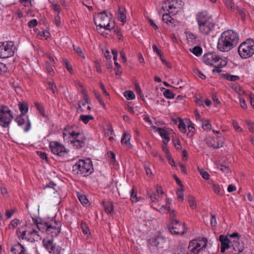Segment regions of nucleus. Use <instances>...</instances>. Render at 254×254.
<instances>
[{
  "label": "nucleus",
  "mask_w": 254,
  "mask_h": 254,
  "mask_svg": "<svg viewBox=\"0 0 254 254\" xmlns=\"http://www.w3.org/2000/svg\"><path fill=\"white\" fill-rule=\"evenodd\" d=\"M135 89L136 92L138 94V95H139L140 98L142 100H143L144 102H145L143 94L142 93L141 90V89H140V88L139 87V84L138 83H135Z\"/></svg>",
  "instance_id": "44"
},
{
  "label": "nucleus",
  "mask_w": 254,
  "mask_h": 254,
  "mask_svg": "<svg viewBox=\"0 0 254 254\" xmlns=\"http://www.w3.org/2000/svg\"><path fill=\"white\" fill-rule=\"evenodd\" d=\"M21 247V244L19 243L16 245L15 246V247H12L11 249V252L13 253V254H17V253L19 252V249Z\"/></svg>",
  "instance_id": "53"
},
{
  "label": "nucleus",
  "mask_w": 254,
  "mask_h": 254,
  "mask_svg": "<svg viewBox=\"0 0 254 254\" xmlns=\"http://www.w3.org/2000/svg\"><path fill=\"white\" fill-rule=\"evenodd\" d=\"M108 157L110 158L113 162L116 161V155L112 151H109L107 153Z\"/></svg>",
  "instance_id": "62"
},
{
  "label": "nucleus",
  "mask_w": 254,
  "mask_h": 254,
  "mask_svg": "<svg viewBox=\"0 0 254 254\" xmlns=\"http://www.w3.org/2000/svg\"><path fill=\"white\" fill-rule=\"evenodd\" d=\"M102 203L106 213H111L113 210V203L112 201H102Z\"/></svg>",
  "instance_id": "25"
},
{
  "label": "nucleus",
  "mask_w": 254,
  "mask_h": 254,
  "mask_svg": "<svg viewBox=\"0 0 254 254\" xmlns=\"http://www.w3.org/2000/svg\"><path fill=\"white\" fill-rule=\"evenodd\" d=\"M33 221L37 225L38 229L40 231L46 233V228L48 227L49 221L43 222L40 218L33 219Z\"/></svg>",
  "instance_id": "19"
},
{
  "label": "nucleus",
  "mask_w": 254,
  "mask_h": 254,
  "mask_svg": "<svg viewBox=\"0 0 254 254\" xmlns=\"http://www.w3.org/2000/svg\"><path fill=\"white\" fill-rule=\"evenodd\" d=\"M222 76L225 79L231 81H236L240 79V77L237 75H231L229 73L223 74Z\"/></svg>",
  "instance_id": "29"
},
{
  "label": "nucleus",
  "mask_w": 254,
  "mask_h": 254,
  "mask_svg": "<svg viewBox=\"0 0 254 254\" xmlns=\"http://www.w3.org/2000/svg\"><path fill=\"white\" fill-rule=\"evenodd\" d=\"M85 137H80V139H72L71 142L73 144L74 146H75L76 148L80 149L85 146Z\"/></svg>",
  "instance_id": "21"
},
{
  "label": "nucleus",
  "mask_w": 254,
  "mask_h": 254,
  "mask_svg": "<svg viewBox=\"0 0 254 254\" xmlns=\"http://www.w3.org/2000/svg\"><path fill=\"white\" fill-rule=\"evenodd\" d=\"M227 64V62L225 60L220 61L217 64L213 66V67H216V72L220 73L222 71L221 68L225 66Z\"/></svg>",
  "instance_id": "30"
},
{
  "label": "nucleus",
  "mask_w": 254,
  "mask_h": 254,
  "mask_svg": "<svg viewBox=\"0 0 254 254\" xmlns=\"http://www.w3.org/2000/svg\"><path fill=\"white\" fill-rule=\"evenodd\" d=\"M181 226V224L179 223V221L177 220H172V222L168 226V229L170 232L172 234H180L183 235L186 233L185 231L183 230V231L180 230V227Z\"/></svg>",
  "instance_id": "11"
},
{
  "label": "nucleus",
  "mask_w": 254,
  "mask_h": 254,
  "mask_svg": "<svg viewBox=\"0 0 254 254\" xmlns=\"http://www.w3.org/2000/svg\"><path fill=\"white\" fill-rule=\"evenodd\" d=\"M164 96L167 99H173L175 97L174 93L169 89H165L163 92Z\"/></svg>",
  "instance_id": "40"
},
{
  "label": "nucleus",
  "mask_w": 254,
  "mask_h": 254,
  "mask_svg": "<svg viewBox=\"0 0 254 254\" xmlns=\"http://www.w3.org/2000/svg\"><path fill=\"white\" fill-rule=\"evenodd\" d=\"M93 119V116L91 115H81L79 117V121H81L84 124H87L90 120H92Z\"/></svg>",
  "instance_id": "28"
},
{
  "label": "nucleus",
  "mask_w": 254,
  "mask_h": 254,
  "mask_svg": "<svg viewBox=\"0 0 254 254\" xmlns=\"http://www.w3.org/2000/svg\"><path fill=\"white\" fill-rule=\"evenodd\" d=\"M151 244L158 249H162L166 246V240L161 236H157L152 239Z\"/></svg>",
  "instance_id": "14"
},
{
  "label": "nucleus",
  "mask_w": 254,
  "mask_h": 254,
  "mask_svg": "<svg viewBox=\"0 0 254 254\" xmlns=\"http://www.w3.org/2000/svg\"><path fill=\"white\" fill-rule=\"evenodd\" d=\"M217 168L222 172L225 173L226 174H229L230 172V168L228 166L221 164L218 166Z\"/></svg>",
  "instance_id": "45"
},
{
  "label": "nucleus",
  "mask_w": 254,
  "mask_h": 254,
  "mask_svg": "<svg viewBox=\"0 0 254 254\" xmlns=\"http://www.w3.org/2000/svg\"><path fill=\"white\" fill-rule=\"evenodd\" d=\"M78 198L83 205H86L88 203V200L85 195L78 194Z\"/></svg>",
  "instance_id": "41"
},
{
  "label": "nucleus",
  "mask_w": 254,
  "mask_h": 254,
  "mask_svg": "<svg viewBox=\"0 0 254 254\" xmlns=\"http://www.w3.org/2000/svg\"><path fill=\"white\" fill-rule=\"evenodd\" d=\"M118 18L120 21L125 23L127 20L126 9L125 7H120L118 9Z\"/></svg>",
  "instance_id": "22"
},
{
  "label": "nucleus",
  "mask_w": 254,
  "mask_h": 254,
  "mask_svg": "<svg viewBox=\"0 0 254 254\" xmlns=\"http://www.w3.org/2000/svg\"><path fill=\"white\" fill-rule=\"evenodd\" d=\"M189 132L187 133V136L190 137L193 136L195 128L191 125L188 126Z\"/></svg>",
  "instance_id": "54"
},
{
  "label": "nucleus",
  "mask_w": 254,
  "mask_h": 254,
  "mask_svg": "<svg viewBox=\"0 0 254 254\" xmlns=\"http://www.w3.org/2000/svg\"><path fill=\"white\" fill-rule=\"evenodd\" d=\"M7 67L3 63L0 62V73H4L7 70Z\"/></svg>",
  "instance_id": "64"
},
{
  "label": "nucleus",
  "mask_w": 254,
  "mask_h": 254,
  "mask_svg": "<svg viewBox=\"0 0 254 254\" xmlns=\"http://www.w3.org/2000/svg\"><path fill=\"white\" fill-rule=\"evenodd\" d=\"M236 10L239 13V15L243 21H245L246 19V16L247 14V10L245 8H240L238 6H236Z\"/></svg>",
  "instance_id": "31"
},
{
  "label": "nucleus",
  "mask_w": 254,
  "mask_h": 254,
  "mask_svg": "<svg viewBox=\"0 0 254 254\" xmlns=\"http://www.w3.org/2000/svg\"><path fill=\"white\" fill-rule=\"evenodd\" d=\"M73 50L79 56L81 57L82 59L85 58L81 49L79 47L73 45Z\"/></svg>",
  "instance_id": "42"
},
{
  "label": "nucleus",
  "mask_w": 254,
  "mask_h": 254,
  "mask_svg": "<svg viewBox=\"0 0 254 254\" xmlns=\"http://www.w3.org/2000/svg\"><path fill=\"white\" fill-rule=\"evenodd\" d=\"M49 147L51 152L59 156H63L67 153L64 146L57 141L51 142Z\"/></svg>",
  "instance_id": "8"
},
{
  "label": "nucleus",
  "mask_w": 254,
  "mask_h": 254,
  "mask_svg": "<svg viewBox=\"0 0 254 254\" xmlns=\"http://www.w3.org/2000/svg\"><path fill=\"white\" fill-rule=\"evenodd\" d=\"M193 72L201 79H204L206 78L205 75L202 73L198 68H194L193 69Z\"/></svg>",
  "instance_id": "49"
},
{
  "label": "nucleus",
  "mask_w": 254,
  "mask_h": 254,
  "mask_svg": "<svg viewBox=\"0 0 254 254\" xmlns=\"http://www.w3.org/2000/svg\"><path fill=\"white\" fill-rule=\"evenodd\" d=\"M43 242L44 247L50 253L52 254H60L61 248L53 243V239L49 240L47 241L44 240Z\"/></svg>",
  "instance_id": "10"
},
{
  "label": "nucleus",
  "mask_w": 254,
  "mask_h": 254,
  "mask_svg": "<svg viewBox=\"0 0 254 254\" xmlns=\"http://www.w3.org/2000/svg\"><path fill=\"white\" fill-rule=\"evenodd\" d=\"M197 240V243L200 245L199 248H201V251H203V249L205 248L207 246V240L205 238H199Z\"/></svg>",
  "instance_id": "33"
},
{
  "label": "nucleus",
  "mask_w": 254,
  "mask_h": 254,
  "mask_svg": "<svg viewBox=\"0 0 254 254\" xmlns=\"http://www.w3.org/2000/svg\"><path fill=\"white\" fill-rule=\"evenodd\" d=\"M198 170L200 174L203 179L205 180H208L209 179V175L208 173V172L204 171L202 169H200L199 167H198Z\"/></svg>",
  "instance_id": "46"
},
{
  "label": "nucleus",
  "mask_w": 254,
  "mask_h": 254,
  "mask_svg": "<svg viewBox=\"0 0 254 254\" xmlns=\"http://www.w3.org/2000/svg\"><path fill=\"white\" fill-rule=\"evenodd\" d=\"M92 161L90 159L80 160L72 166V171L74 174L87 177L93 172Z\"/></svg>",
  "instance_id": "2"
},
{
  "label": "nucleus",
  "mask_w": 254,
  "mask_h": 254,
  "mask_svg": "<svg viewBox=\"0 0 254 254\" xmlns=\"http://www.w3.org/2000/svg\"><path fill=\"white\" fill-rule=\"evenodd\" d=\"M215 26V23L214 22L208 23L206 24H199V30L203 34L208 35L212 31Z\"/></svg>",
  "instance_id": "15"
},
{
  "label": "nucleus",
  "mask_w": 254,
  "mask_h": 254,
  "mask_svg": "<svg viewBox=\"0 0 254 254\" xmlns=\"http://www.w3.org/2000/svg\"><path fill=\"white\" fill-rule=\"evenodd\" d=\"M19 109L21 112V115L24 116L28 111V105L26 103L19 102L18 104Z\"/></svg>",
  "instance_id": "26"
},
{
  "label": "nucleus",
  "mask_w": 254,
  "mask_h": 254,
  "mask_svg": "<svg viewBox=\"0 0 254 254\" xmlns=\"http://www.w3.org/2000/svg\"><path fill=\"white\" fill-rule=\"evenodd\" d=\"M238 34L232 30L223 32L218 39L217 48L221 52H228L238 43Z\"/></svg>",
  "instance_id": "1"
},
{
  "label": "nucleus",
  "mask_w": 254,
  "mask_h": 254,
  "mask_svg": "<svg viewBox=\"0 0 254 254\" xmlns=\"http://www.w3.org/2000/svg\"><path fill=\"white\" fill-rule=\"evenodd\" d=\"M35 106L39 111V113L43 116H45L44 109L41 104L38 102L35 103Z\"/></svg>",
  "instance_id": "47"
},
{
  "label": "nucleus",
  "mask_w": 254,
  "mask_h": 254,
  "mask_svg": "<svg viewBox=\"0 0 254 254\" xmlns=\"http://www.w3.org/2000/svg\"><path fill=\"white\" fill-rule=\"evenodd\" d=\"M223 3L227 8L232 12H234L236 9V6L235 5V3L233 0H222Z\"/></svg>",
  "instance_id": "24"
},
{
  "label": "nucleus",
  "mask_w": 254,
  "mask_h": 254,
  "mask_svg": "<svg viewBox=\"0 0 254 254\" xmlns=\"http://www.w3.org/2000/svg\"><path fill=\"white\" fill-rule=\"evenodd\" d=\"M62 224L60 221H57L52 218L49 221L48 227L46 228V233L52 238L56 237L59 235L61 230Z\"/></svg>",
  "instance_id": "4"
},
{
  "label": "nucleus",
  "mask_w": 254,
  "mask_h": 254,
  "mask_svg": "<svg viewBox=\"0 0 254 254\" xmlns=\"http://www.w3.org/2000/svg\"><path fill=\"white\" fill-rule=\"evenodd\" d=\"M81 227L84 234L87 235L89 233V229L86 223L82 222L81 224Z\"/></svg>",
  "instance_id": "51"
},
{
  "label": "nucleus",
  "mask_w": 254,
  "mask_h": 254,
  "mask_svg": "<svg viewBox=\"0 0 254 254\" xmlns=\"http://www.w3.org/2000/svg\"><path fill=\"white\" fill-rule=\"evenodd\" d=\"M93 20L97 27L102 29L108 21L109 18L108 16L97 15L94 17Z\"/></svg>",
  "instance_id": "17"
},
{
  "label": "nucleus",
  "mask_w": 254,
  "mask_h": 254,
  "mask_svg": "<svg viewBox=\"0 0 254 254\" xmlns=\"http://www.w3.org/2000/svg\"><path fill=\"white\" fill-rule=\"evenodd\" d=\"M179 128L182 132L185 133L186 132V125L183 121L181 119L180 120Z\"/></svg>",
  "instance_id": "50"
},
{
  "label": "nucleus",
  "mask_w": 254,
  "mask_h": 254,
  "mask_svg": "<svg viewBox=\"0 0 254 254\" xmlns=\"http://www.w3.org/2000/svg\"><path fill=\"white\" fill-rule=\"evenodd\" d=\"M13 118V112L11 110L4 111L0 110V126L4 128L8 127Z\"/></svg>",
  "instance_id": "5"
},
{
  "label": "nucleus",
  "mask_w": 254,
  "mask_h": 254,
  "mask_svg": "<svg viewBox=\"0 0 254 254\" xmlns=\"http://www.w3.org/2000/svg\"><path fill=\"white\" fill-rule=\"evenodd\" d=\"M14 49L13 42L6 41L4 42L3 59H6L12 56L14 54Z\"/></svg>",
  "instance_id": "12"
},
{
  "label": "nucleus",
  "mask_w": 254,
  "mask_h": 254,
  "mask_svg": "<svg viewBox=\"0 0 254 254\" xmlns=\"http://www.w3.org/2000/svg\"><path fill=\"white\" fill-rule=\"evenodd\" d=\"M172 13L173 11H169V13H165L163 15L162 20L165 23L167 24L174 23V19L170 15V13Z\"/></svg>",
  "instance_id": "27"
},
{
  "label": "nucleus",
  "mask_w": 254,
  "mask_h": 254,
  "mask_svg": "<svg viewBox=\"0 0 254 254\" xmlns=\"http://www.w3.org/2000/svg\"><path fill=\"white\" fill-rule=\"evenodd\" d=\"M140 199V197L137 196V191L134 190V189H132L130 191V200L132 202H137Z\"/></svg>",
  "instance_id": "36"
},
{
  "label": "nucleus",
  "mask_w": 254,
  "mask_h": 254,
  "mask_svg": "<svg viewBox=\"0 0 254 254\" xmlns=\"http://www.w3.org/2000/svg\"><path fill=\"white\" fill-rule=\"evenodd\" d=\"M238 53L244 59L252 56L254 54V41L250 39L242 43L239 47Z\"/></svg>",
  "instance_id": "3"
},
{
  "label": "nucleus",
  "mask_w": 254,
  "mask_h": 254,
  "mask_svg": "<svg viewBox=\"0 0 254 254\" xmlns=\"http://www.w3.org/2000/svg\"><path fill=\"white\" fill-rule=\"evenodd\" d=\"M223 60L215 52H208L204 54L203 57L204 63L207 65L212 66Z\"/></svg>",
  "instance_id": "6"
},
{
  "label": "nucleus",
  "mask_w": 254,
  "mask_h": 254,
  "mask_svg": "<svg viewBox=\"0 0 254 254\" xmlns=\"http://www.w3.org/2000/svg\"><path fill=\"white\" fill-rule=\"evenodd\" d=\"M153 50L154 52H155L158 56H159L161 61L162 62V60H164L165 59L163 57V54L161 53V51L158 49L157 46L156 45H153L152 46Z\"/></svg>",
  "instance_id": "39"
},
{
  "label": "nucleus",
  "mask_w": 254,
  "mask_h": 254,
  "mask_svg": "<svg viewBox=\"0 0 254 254\" xmlns=\"http://www.w3.org/2000/svg\"><path fill=\"white\" fill-rule=\"evenodd\" d=\"M205 141L208 146L212 147L214 149H218L222 146V145L221 146L219 145V143L218 142L215 144L214 138L210 136L206 137L205 139Z\"/></svg>",
  "instance_id": "20"
},
{
  "label": "nucleus",
  "mask_w": 254,
  "mask_h": 254,
  "mask_svg": "<svg viewBox=\"0 0 254 254\" xmlns=\"http://www.w3.org/2000/svg\"><path fill=\"white\" fill-rule=\"evenodd\" d=\"M211 127V125L208 121H206L203 123L202 127L204 130L210 129Z\"/></svg>",
  "instance_id": "63"
},
{
  "label": "nucleus",
  "mask_w": 254,
  "mask_h": 254,
  "mask_svg": "<svg viewBox=\"0 0 254 254\" xmlns=\"http://www.w3.org/2000/svg\"><path fill=\"white\" fill-rule=\"evenodd\" d=\"M219 240L221 242V246L227 247L230 248H231V245L233 241H231L227 236L220 235L219 236Z\"/></svg>",
  "instance_id": "23"
},
{
  "label": "nucleus",
  "mask_w": 254,
  "mask_h": 254,
  "mask_svg": "<svg viewBox=\"0 0 254 254\" xmlns=\"http://www.w3.org/2000/svg\"><path fill=\"white\" fill-rule=\"evenodd\" d=\"M196 20L198 26L199 24H206L208 23L214 22L212 17L207 11H203L198 12L196 15Z\"/></svg>",
  "instance_id": "9"
},
{
  "label": "nucleus",
  "mask_w": 254,
  "mask_h": 254,
  "mask_svg": "<svg viewBox=\"0 0 254 254\" xmlns=\"http://www.w3.org/2000/svg\"><path fill=\"white\" fill-rule=\"evenodd\" d=\"M17 234L19 238L31 242L35 241L36 239H37L39 236L38 232L35 230H32L31 231L24 230L21 232L19 229L17 231Z\"/></svg>",
  "instance_id": "7"
},
{
  "label": "nucleus",
  "mask_w": 254,
  "mask_h": 254,
  "mask_svg": "<svg viewBox=\"0 0 254 254\" xmlns=\"http://www.w3.org/2000/svg\"><path fill=\"white\" fill-rule=\"evenodd\" d=\"M47 83L49 86L50 89L52 90L53 93H55L57 90V87L55 84L54 82L52 81H48Z\"/></svg>",
  "instance_id": "56"
},
{
  "label": "nucleus",
  "mask_w": 254,
  "mask_h": 254,
  "mask_svg": "<svg viewBox=\"0 0 254 254\" xmlns=\"http://www.w3.org/2000/svg\"><path fill=\"white\" fill-rule=\"evenodd\" d=\"M231 87L236 92L239 94V96H240L241 92H242L244 94L245 93V91L238 84H233Z\"/></svg>",
  "instance_id": "38"
},
{
  "label": "nucleus",
  "mask_w": 254,
  "mask_h": 254,
  "mask_svg": "<svg viewBox=\"0 0 254 254\" xmlns=\"http://www.w3.org/2000/svg\"><path fill=\"white\" fill-rule=\"evenodd\" d=\"M199 247H200V245L198 244L197 240H192L190 242L188 247L189 251L190 252L188 254H197L200 252H202L201 248H199Z\"/></svg>",
  "instance_id": "16"
},
{
  "label": "nucleus",
  "mask_w": 254,
  "mask_h": 254,
  "mask_svg": "<svg viewBox=\"0 0 254 254\" xmlns=\"http://www.w3.org/2000/svg\"><path fill=\"white\" fill-rule=\"evenodd\" d=\"M24 116L20 115L15 119V121L17 123L18 126L23 125L26 123L25 120L23 118Z\"/></svg>",
  "instance_id": "43"
},
{
  "label": "nucleus",
  "mask_w": 254,
  "mask_h": 254,
  "mask_svg": "<svg viewBox=\"0 0 254 254\" xmlns=\"http://www.w3.org/2000/svg\"><path fill=\"white\" fill-rule=\"evenodd\" d=\"M191 52L196 56H200L202 52V49L200 46H195L191 50Z\"/></svg>",
  "instance_id": "37"
},
{
  "label": "nucleus",
  "mask_w": 254,
  "mask_h": 254,
  "mask_svg": "<svg viewBox=\"0 0 254 254\" xmlns=\"http://www.w3.org/2000/svg\"><path fill=\"white\" fill-rule=\"evenodd\" d=\"M186 35L187 39L189 42H191L192 43H194L196 42V40L197 37L196 35L190 32H188L186 33Z\"/></svg>",
  "instance_id": "34"
},
{
  "label": "nucleus",
  "mask_w": 254,
  "mask_h": 254,
  "mask_svg": "<svg viewBox=\"0 0 254 254\" xmlns=\"http://www.w3.org/2000/svg\"><path fill=\"white\" fill-rule=\"evenodd\" d=\"M37 154L40 157L41 159L48 161L47 154H46L45 152L38 151H37Z\"/></svg>",
  "instance_id": "60"
},
{
  "label": "nucleus",
  "mask_w": 254,
  "mask_h": 254,
  "mask_svg": "<svg viewBox=\"0 0 254 254\" xmlns=\"http://www.w3.org/2000/svg\"><path fill=\"white\" fill-rule=\"evenodd\" d=\"M152 128L155 131H158L160 136L165 139L163 141L164 143L167 144L168 142L170 141L169 134L167 131L163 128L157 127L156 126H153Z\"/></svg>",
  "instance_id": "18"
},
{
  "label": "nucleus",
  "mask_w": 254,
  "mask_h": 254,
  "mask_svg": "<svg viewBox=\"0 0 254 254\" xmlns=\"http://www.w3.org/2000/svg\"><path fill=\"white\" fill-rule=\"evenodd\" d=\"M188 199L190 207L192 209H195L197 207V204L195 197L192 195H189Z\"/></svg>",
  "instance_id": "32"
},
{
  "label": "nucleus",
  "mask_w": 254,
  "mask_h": 254,
  "mask_svg": "<svg viewBox=\"0 0 254 254\" xmlns=\"http://www.w3.org/2000/svg\"><path fill=\"white\" fill-rule=\"evenodd\" d=\"M184 188H182L181 189L178 190L177 191V194L178 196V199L183 201L184 200Z\"/></svg>",
  "instance_id": "48"
},
{
  "label": "nucleus",
  "mask_w": 254,
  "mask_h": 254,
  "mask_svg": "<svg viewBox=\"0 0 254 254\" xmlns=\"http://www.w3.org/2000/svg\"><path fill=\"white\" fill-rule=\"evenodd\" d=\"M19 220L17 219H14L12 220L9 224V227L12 228L13 229H14L18 225Z\"/></svg>",
  "instance_id": "59"
},
{
  "label": "nucleus",
  "mask_w": 254,
  "mask_h": 254,
  "mask_svg": "<svg viewBox=\"0 0 254 254\" xmlns=\"http://www.w3.org/2000/svg\"><path fill=\"white\" fill-rule=\"evenodd\" d=\"M124 96L127 100H132L135 98V96L134 93L130 90H127L124 92Z\"/></svg>",
  "instance_id": "35"
},
{
  "label": "nucleus",
  "mask_w": 254,
  "mask_h": 254,
  "mask_svg": "<svg viewBox=\"0 0 254 254\" xmlns=\"http://www.w3.org/2000/svg\"><path fill=\"white\" fill-rule=\"evenodd\" d=\"M87 104H89V103H86V101L84 102L81 103V101H79L78 103V107L77 108V111L79 110L81 112H85L82 108V106H85Z\"/></svg>",
  "instance_id": "58"
},
{
  "label": "nucleus",
  "mask_w": 254,
  "mask_h": 254,
  "mask_svg": "<svg viewBox=\"0 0 254 254\" xmlns=\"http://www.w3.org/2000/svg\"><path fill=\"white\" fill-rule=\"evenodd\" d=\"M64 64L65 65V67H66V68L67 69V70L70 73H73V70H72V68L71 67V66L69 64V63H68V62L66 61V60H64Z\"/></svg>",
  "instance_id": "61"
},
{
  "label": "nucleus",
  "mask_w": 254,
  "mask_h": 254,
  "mask_svg": "<svg viewBox=\"0 0 254 254\" xmlns=\"http://www.w3.org/2000/svg\"><path fill=\"white\" fill-rule=\"evenodd\" d=\"M246 123L248 126V128L250 131L252 132H254V122H251V121H246Z\"/></svg>",
  "instance_id": "52"
},
{
  "label": "nucleus",
  "mask_w": 254,
  "mask_h": 254,
  "mask_svg": "<svg viewBox=\"0 0 254 254\" xmlns=\"http://www.w3.org/2000/svg\"><path fill=\"white\" fill-rule=\"evenodd\" d=\"M233 251L232 254H240L246 248L243 241L240 240H233L231 245Z\"/></svg>",
  "instance_id": "13"
},
{
  "label": "nucleus",
  "mask_w": 254,
  "mask_h": 254,
  "mask_svg": "<svg viewBox=\"0 0 254 254\" xmlns=\"http://www.w3.org/2000/svg\"><path fill=\"white\" fill-rule=\"evenodd\" d=\"M240 100V105L242 108L244 109H246L247 108V105L246 103L245 100L242 98L240 96L239 97Z\"/></svg>",
  "instance_id": "57"
},
{
  "label": "nucleus",
  "mask_w": 254,
  "mask_h": 254,
  "mask_svg": "<svg viewBox=\"0 0 254 254\" xmlns=\"http://www.w3.org/2000/svg\"><path fill=\"white\" fill-rule=\"evenodd\" d=\"M185 251V248L182 245L177 246L176 249L174 250V254H179L180 253H183Z\"/></svg>",
  "instance_id": "55"
}]
</instances>
